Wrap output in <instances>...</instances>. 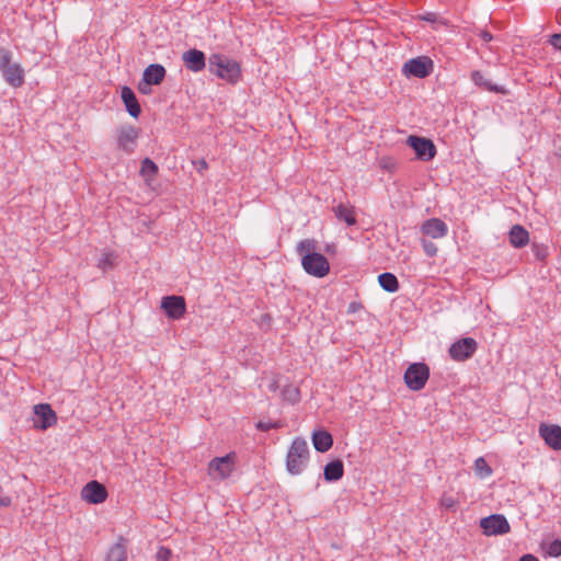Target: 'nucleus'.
<instances>
[{
    "label": "nucleus",
    "instance_id": "nucleus-4",
    "mask_svg": "<svg viewBox=\"0 0 561 561\" xmlns=\"http://www.w3.org/2000/svg\"><path fill=\"white\" fill-rule=\"evenodd\" d=\"M237 454L231 451L224 457H215L208 463L207 472L213 480H225L236 469Z\"/></svg>",
    "mask_w": 561,
    "mask_h": 561
},
{
    "label": "nucleus",
    "instance_id": "nucleus-3",
    "mask_svg": "<svg viewBox=\"0 0 561 561\" xmlns=\"http://www.w3.org/2000/svg\"><path fill=\"white\" fill-rule=\"evenodd\" d=\"M309 447L301 437H296L287 451L286 469L290 474H300L309 461Z\"/></svg>",
    "mask_w": 561,
    "mask_h": 561
},
{
    "label": "nucleus",
    "instance_id": "nucleus-19",
    "mask_svg": "<svg viewBox=\"0 0 561 561\" xmlns=\"http://www.w3.org/2000/svg\"><path fill=\"white\" fill-rule=\"evenodd\" d=\"M311 439H312L314 449L319 453L328 451L333 445L332 435L328 431H324V430L314 431L312 433Z\"/></svg>",
    "mask_w": 561,
    "mask_h": 561
},
{
    "label": "nucleus",
    "instance_id": "nucleus-14",
    "mask_svg": "<svg viewBox=\"0 0 561 561\" xmlns=\"http://www.w3.org/2000/svg\"><path fill=\"white\" fill-rule=\"evenodd\" d=\"M538 432L547 446L553 450L561 449V426L557 424L540 423Z\"/></svg>",
    "mask_w": 561,
    "mask_h": 561
},
{
    "label": "nucleus",
    "instance_id": "nucleus-10",
    "mask_svg": "<svg viewBox=\"0 0 561 561\" xmlns=\"http://www.w3.org/2000/svg\"><path fill=\"white\" fill-rule=\"evenodd\" d=\"M433 70V61L428 57H417L410 59L403 65V72L407 76L425 78Z\"/></svg>",
    "mask_w": 561,
    "mask_h": 561
},
{
    "label": "nucleus",
    "instance_id": "nucleus-23",
    "mask_svg": "<svg viewBox=\"0 0 561 561\" xmlns=\"http://www.w3.org/2000/svg\"><path fill=\"white\" fill-rule=\"evenodd\" d=\"M105 561H127V542L124 537L121 536L110 548Z\"/></svg>",
    "mask_w": 561,
    "mask_h": 561
},
{
    "label": "nucleus",
    "instance_id": "nucleus-6",
    "mask_svg": "<svg viewBox=\"0 0 561 561\" xmlns=\"http://www.w3.org/2000/svg\"><path fill=\"white\" fill-rule=\"evenodd\" d=\"M140 128L133 125H124L117 129V148L127 154L135 152Z\"/></svg>",
    "mask_w": 561,
    "mask_h": 561
},
{
    "label": "nucleus",
    "instance_id": "nucleus-40",
    "mask_svg": "<svg viewBox=\"0 0 561 561\" xmlns=\"http://www.w3.org/2000/svg\"><path fill=\"white\" fill-rule=\"evenodd\" d=\"M151 84L147 83L146 81H142L139 83L138 85V90L140 93L142 94H149L151 92V88H150Z\"/></svg>",
    "mask_w": 561,
    "mask_h": 561
},
{
    "label": "nucleus",
    "instance_id": "nucleus-45",
    "mask_svg": "<svg viewBox=\"0 0 561 561\" xmlns=\"http://www.w3.org/2000/svg\"><path fill=\"white\" fill-rule=\"evenodd\" d=\"M519 561H539L538 558H536L533 554H525L523 556Z\"/></svg>",
    "mask_w": 561,
    "mask_h": 561
},
{
    "label": "nucleus",
    "instance_id": "nucleus-30",
    "mask_svg": "<svg viewBox=\"0 0 561 561\" xmlns=\"http://www.w3.org/2000/svg\"><path fill=\"white\" fill-rule=\"evenodd\" d=\"M542 548L546 551V554L552 558H558L561 556V540L554 539L547 545H542Z\"/></svg>",
    "mask_w": 561,
    "mask_h": 561
},
{
    "label": "nucleus",
    "instance_id": "nucleus-42",
    "mask_svg": "<svg viewBox=\"0 0 561 561\" xmlns=\"http://www.w3.org/2000/svg\"><path fill=\"white\" fill-rule=\"evenodd\" d=\"M480 38L483 42L489 43V42H491L493 39V36H492V34L489 31L483 30V31L480 32Z\"/></svg>",
    "mask_w": 561,
    "mask_h": 561
},
{
    "label": "nucleus",
    "instance_id": "nucleus-7",
    "mask_svg": "<svg viewBox=\"0 0 561 561\" xmlns=\"http://www.w3.org/2000/svg\"><path fill=\"white\" fill-rule=\"evenodd\" d=\"M478 350V343L473 337H462L454 342L449 350V356L456 362H465L473 356Z\"/></svg>",
    "mask_w": 561,
    "mask_h": 561
},
{
    "label": "nucleus",
    "instance_id": "nucleus-22",
    "mask_svg": "<svg viewBox=\"0 0 561 561\" xmlns=\"http://www.w3.org/2000/svg\"><path fill=\"white\" fill-rule=\"evenodd\" d=\"M510 243L514 248H523L529 242V233L528 231L520 225H515L510 230Z\"/></svg>",
    "mask_w": 561,
    "mask_h": 561
},
{
    "label": "nucleus",
    "instance_id": "nucleus-11",
    "mask_svg": "<svg viewBox=\"0 0 561 561\" xmlns=\"http://www.w3.org/2000/svg\"><path fill=\"white\" fill-rule=\"evenodd\" d=\"M34 427L45 431L57 422V415L47 403L36 404L34 407Z\"/></svg>",
    "mask_w": 561,
    "mask_h": 561
},
{
    "label": "nucleus",
    "instance_id": "nucleus-44",
    "mask_svg": "<svg viewBox=\"0 0 561 561\" xmlns=\"http://www.w3.org/2000/svg\"><path fill=\"white\" fill-rule=\"evenodd\" d=\"M360 307L362 306L358 302H351L348 306V312L350 313L356 312Z\"/></svg>",
    "mask_w": 561,
    "mask_h": 561
},
{
    "label": "nucleus",
    "instance_id": "nucleus-26",
    "mask_svg": "<svg viewBox=\"0 0 561 561\" xmlns=\"http://www.w3.org/2000/svg\"><path fill=\"white\" fill-rule=\"evenodd\" d=\"M159 168L158 165L149 158H145L141 161L140 167V175L145 179V181L150 184L152 180H154L158 174Z\"/></svg>",
    "mask_w": 561,
    "mask_h": 561
},
{
    "label": "nucleus",
    "instance_id": "nucleus-35",
    "mask_svg": "<svg viewBox=\"0 0 561 561\" xmlns=\"http://www.w3.org/2000/svg\"><path fill=\"white\" fill-rule=\"evenodd\" d=\"M440 505L446 510L455 511L457 501L453 496L444 494L440 499Z\"/></svg>",
    "mask_w": 561,
    "mask_h": 561
},
{
    "label": "nucleus",
    "instance_id": "nucleus-1",
    "mask_svg": "<svg viewBox=\"0 0 561 561\" xmlns=\"http://www.w3.org/2000/svg\"><path fill=\"white\" fill-rule=\"evenodd\" d=\"M318 241L304 239L297 245V253L301 256V265L305 272L311 276L322 278L330 272L328 259L318 252Z\"/></svg>",
    "mask_w": 561,
    "mask_h": 561
},
{
    "label": "nucleus",
    "instance_id": "nucleus-5",
    "mask_svg": "<svg viewBox=\"0 0 561 561\" xmlns=\"http://www.w3.org/2000/svg\"><path fill=\"white\" fill-rule=\"evenodd\" d=\"M430 378V368L424 363L411 364L403 376L404 382L410 390H422Z\"/></svg>",
    "mask_w": 561,
    "mask_h": 561
},
{
    "label": "nucleus",
    "instance_id": "nucleus-8",
    "mask_svg": "<svg viewBox=\"0 0 561 561\" xmlns=\"http://www.w3.org/2000/svg\"><path fill=\"white\" fill-rule=\"evenodd\" d=\"M407 144L414 150L419 160L431 161L436 156V147L431 139L412 135L408 137Z\"/></svg>",
    "mask_w": 561,
    "mask_h": 561
},
{
    "label": "nucleus",
    "instance_id": "nucleus-18",
    "mask_svg": "<svg viewBox=\"0 0 561 561\" xmlns=\"http://www.w3.org/2000/svg\"><path fill=\"white\" fill-rule=\"evenodd\" d=\"M121 96L129 115L137 118L141 113V107L134 91L129 87H123Z\"/></svg>",
    "mask_w": 561,
    "mask_h": 561
},
{
    "label": "nucleus",
    "instance_id": "nucleus-28",
    "mask_svg": "<svg viewBox=\"0 0 561 561\" xmlns=\"http://www.w3.org/2000/svg\"><path fill=\"white\" fill-rule=\"evenodd\" d=\"M282 397L285 401L295 404L300 401V390L294 385H287L282 390Z\"/></svg>",
    "mask_w": 561,
    "mask_h": 561
},
{
    "label": "nucleus",
    "instance_id": "nucleus-36",
    "mask_svg": "<svg viewBox=\"0 0 561 561\" xmlns=\"http://www.w3.org/2000/svg\"><path fill=\"white\" fill-rule=\"evenodd\" d=\"M422 247H423V250L426 253V255L432 257L437 254L438 249H437L436 244L433 243L432 241L423 239Z\"/></svg>",
    "mask_w": 561,
    "mask_h": 561
},
{
    "label": "nucleus",
    "instance_id": "nucleus-9",
    "mask_svg": "<svg viewBox=\"0 0 561 561\" xmlns=\"http://www.w3.org/2000/svg\"><path fill=\"white\" fill-rule=\"evenodd\" d=\"M480 527L486 536L504 535L511 530L507 519L499 514L482 518L480 520Z\"/></svg>",
    "mask_w": 561,
    "mask_h": 561
},
{
    "label": "nucleus",
    "instance_id": "nucleus-16",
    "mask_svg": "<svg viewBox=\"0 0 561 561\" xmlns=\"http://www.w3.org/2000/svg\"><path fill=\"white\" fill-rule=\"evenodd\" d=\"M182 60L185 67L193 72H199L206 67L205 54L196 48L184 51Z\"/></svg>",
    "mask_w": 561,
    "mask_h": 561
},
{
    "label": "nucleus",
    "instance_id": "nucleus-15",
    "mask_svg": "<svg viewBox=\"0 0 561 561\" xmlns=\"http://www.w3.org/2000/svg\"><path fill=\"white\" fill-rule=\"evenodd\" d=\"M4 81L12 88H21L25 82V72L19 62H11L1 71Z\"/></svg>",
    "mask_w": 561,
    "mask_h": 561
},
{
    "label": "nucleus",
    "instance_id": "nucleus-32",
    "mask_svg": "<svg viewBox=\"0 0 561 561\" xmlns=\"http://www.w3.org/2000/svg\"><path fill=\"white\" fill-rule=\"evenodd\" d=\"M115 259L116 257L113 253H104L101 256L98 266L104 271L107 268H112L114 266Z\"/></svg>",
    "mask_w": 561,
    "mask_h": 561
},
{
    "label": "nucleus",
    "instance_id": "nucleus-41",
    "mask_svg": "<svg viewBox=\"0 0 561 561\" xmlns=\"http://www.w3.org/2000/svg\"><path fill=\"white\" fill-rule=\"evenodd\" d=\"M267 387H268L270 391L275 392L278 389V379L276 377H272L268 380Z\"/></svg>",
    "mask_w": 561,
    "mask_h": 561
},
{
    "label": "nucleus",
    "instance_id": "nucleus-12",
    "mask_svg": "<svg viewBox=\"0 0 561 561\" xmlns=\"http://www.w3.org/2000/svg\"><path fill=\"white\" fill-rule=\"evenodd\" d=\"M161 308L173 320L182 319L186 312L185 299L182 296H167L162 298Z\"/></svg>",
    "mask_w": 561,
    "mask_h": 561
},
{
    "label": "nucleus",
    "instance_id": "nucleus-24",
    "mask_svg": "<svg viewBox=\"0 0 561 561\" xmlns=\"http://www.w3.org/2000/svg\"><path fill=\"white\" fill-rule=\"evenodd\" d=\"M333 213L340 221H344L348 226H354L357 222L354 206L339 204L333 207Z\"/></svg>",
    "mask_w": 561,
    "mask_h": 561
},
{
    "label": "nucleus",
    "instance_id": "nucleus-17",
    "mask_svg": "<svg viewBox=\"0 0 561 561\" xmlns=\"http://www.w3.org/2000/svg\"><path fill=\"white\" fill-rule=\"evenodd\" d=\"M421 231L433 239H440L447 236L448 226L439 218H430L422 224Z\"/></svg>",
    "mask_w": 561,
    "mask_h": 561
},
{
    "label": "nucleus",
    "instance_id": "nucleus-31",
    "mask_svg": "<svg viewBox=\"0 0 561 561\" xmlns=\"http://www.w3.org/2000/svg\"><path fill=\"white\" fill-rule=\"evenodd\" d=\"M531 251L538 261H545L548 256V248L543 244L533 243Z\"/></svg>",
    "mask_w": 561,
    "mask_h": 561
},
{
    "label": "nucleus",
    "instance_id": "nucleus-39",
    "mask_svg": "<svg viewBox=\"0 0 561 561\" xmlns=\"http://www.w3.org/2000/svg\"><path fill=\"white\" fill-rule=\"evenodd\" d=\"M549 43L558 50L561 51V34H553L549 38Z\"/></svg>",
    "mask_w": 561,
    "mask_h": 561
},
{
    "label": "nucleus",
    "instance_id": "nucleus-37",
    "mask_svg": "<svg viewBox=\"0 0 561 561\" xmlns=\"http://www.w3.org/2000/svg\"><path fill=\"white\" fill-rule=\"evenodd\" d=\"M280 427V424L279 422H264V421H260L256 423V428L261 432H268L270 430H273V428H279Z\"/></svg>",
    "mask_w": 561,
    "mask_h": 561
},
{
    "label": "nucleus",
    "instance_id": "nucleus-38",
    "mask_svg": "<svg viewBox=\"0 0 561 561\" xmlns=\"http://www.w3.org/2000/svg\"><path fill=\"white\" fill-rule=\"evenodd\" d=\"M11 502H12L11 496L5 494L3 492L2 486L0 485V507H8L11 505Z\"/></svg>",
    "mask_w": 561,
    "mask_h": 561
},
{
    "label": "nucleus",
    "instance_id": "nucleus-29",
    "mask_svg": "<svg viewBox=\"0 0 561 561\" xmlns=\"http://www.w3.org/2000/svg\"><path fill=\"white\" fill-rule=\"evenodd\" d=\"M474 471L480 479H485L490 477L493 472L492 468L489 466V463L483 457H479L476 459Z\"/></svg>",
    "mask_w": 561,
    "mask_h": 561
},
{
    "label": "nucleus",
    "instance_id": "nucleus-13",
    "mask_svg": "<svg viewBox=\"0 0 561 561\" xmlns=\"http://www.w3.org/2000/svg\"><path fill=\"white\" fill-rule=\"evenodd\" d=\"M107 495L106 488L95 480L88 482L81 491V497L90 504H101Z\"/></svg>",
    "mask_w": 561,
    "mask_h": 561
},
{
    "label": "nucleus",
    "instance_id": "nucleus-34",
    "mask_svg": "<svg viewBox=\"0 0 561 561\" xmlns=\"http://www.w3.org/2000/svg\"><path fill=\"white\" fill-rule=\"evenodd\" d=\"M172 557L171 549L160 546L156 552L154 561H170Z\"/></svg>",
    "mask_w": 561,
    "mask_h": 561
},
{
    "label": "nucleus",
    "instance_id": "nucleus-21",
    "mask_svg": "<svg viewBox=\"0 0 561 561\" xmlns=\"http://www.w3.org/2000/svg\"><path fill=\"white\" fill-rule=\"evenodd\" d=\"M344 476V465L341 459H335L324 466L323 478L327 482H335Z\"/></svg>",
    "mask_w": 561,
    "mask_h": 561
},
{
    "label": "nucleus",
    "instance_id": "nucleus-20",
    "mask_svg": "<svg viewBox=\"0 0 561 561\" xmlns=\"http://www.w3.org/2000/svg\"><path fill=\"white\" fill-rule=\"evenodd\" d=\"M165 77V69L162 65L152 64L149 65L144 73L142 81H146L149 84H160Z\"/></svg>",
    "mask_w": 561,
    "mask_h": 561
},
{
    "label": "nucleus",
    "instance_id": "nucleus-33",
    "mask_svg": "<svg viewBox=\"0 0 561 561\" xmlns=\"http://www.w3.org/2000/svg\"><path fill=\"white\" fill-rule=\"evenodd\" d=\"M12 62V53L4 47H0V71Z\"/></svg>",
    "mask_w": 561,
    "mask_h": 561
},
{
    "label": "nucleus",
    "instance_id": "nucleus-27",
    "mask_svg": "<svg viewBox=\"0 0 561 561\" xmlns=\"http://www.w3.org/2000/svg\"><path fill=\"white\" fill-rule=\"evenodd\" d=\"M381 288L388 293H396L399 289V282L392 273H382L378 276Z\"/></svg>",
    "mask_w": 561,
    "mask_h": 561
},
{
    "label": "nucleus",
    "instance_id": "nucleus-46",
    "mask_svg": "<svg viewBox=\"0 0 561 561\" xmlns=\"http://www.w3.org/2000/svg\"><path fill=\"white\" fill-rule=\"evenodd\" d=\"M199 167H198V171L202 172L203 170H207L208 169V163L202 159L199 162H198Z\"/></svg>",
    "mask_w": 561,
    "mask_h": 561
},
{
    "label": "nucleus",
    "instance_id": "nucleus-43",
    "mask_svg": "<svg viewBox=\"0 0 561 561\" xmlns=\"http://www.w3.org/2000/svg\"><path fill=\"white\" fill-rule=\"evenodd\" d=\"M422 20L426 21V22H436L437 20V14L436 13H426L425 15H423L421 18Z\"/></svg>",
    "mask_w": 561,
    "mask_h": 561
},
{
    "label": "nucleus",
    "instance_id": "nucleus-25",
    "mask_svg": "<svg viewBox=\"0 0 561 561\" xmlns=\"http://www.w3.org/2000/svg\"><path fill=\"white\" fill-rule=\"evenodd\" d=\"M471 80L474 82V84H477L478 87L482 88L483 90L491 91V92H497V93H504V89L503 88H500L496 84H493L479 70H474L471 73Z\"/></svg>",
    "mask_w": 561,
    "mask_h": 561
},
{
    "label": "nucleus",
    "instance_id": "nucleus-2",
    "mask_svg": "<svg viewBox=\"0 0 561 561\" xmlns=\"http://www.w3.org/2000/svg\"><path fill=\"white\" fill-rule=\"evenodd\" d=\"M208 69L210 73L230 84H236L241 78L240 64L222 54L210 55L208 59Z\"/></svg>",
    "mask_w": 561,
    "mask_h": 561
}]
</instances>
